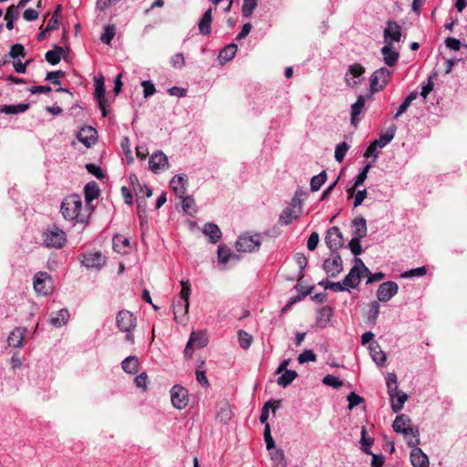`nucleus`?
<instances>
[{"label":"nucleus","mask_w":467,"mask_h":467,"mask_svg":"<svg viewBox=\"0 0 467 467\" xmlns=\"http://www.w3.org/2000/svg\"><path fill=\"white\" fill-rule=\"evenodd\" d=\"M83 203L78 194H70L67 196L60 206L61 213L64 219L76 223H84L87 222V216L82 213Z\"/></svg>","instance_id":"obj_1"},{"label":"nucleus","mask_w":467,"mask_h":467,"mask_svg":"<svg viewBox=\"0 0 467 467\" xmlns=\"http://www.w3.org/2000/svg\"><path fill=\"white\" fill-rule=\"evenodd\" d=\"M392 428L395 432L403 434L408 446L420 445L419 427L411 425V420L408 415H398L392 423Z\"/></svg>","instance_id":"obj_2"},{"label":"nucleus","mask_w":467,"mask_h":467,"mask_svg":"<svg viewBox=\"0 0 467 467\" xmlns=\"http://www.w3.org/2000/svg\"><path fill=\"white\" fill-rule=\"evenodd\" d=\"M43 244L48 248H62L67 243V234L57 225H51L42 233Z\"/></svg>","instance_id":"obj_3"},{"label":"nucleus","mask_w":467,"mask_h":467,"mask_svg":"<svg viewBox=\"0 0 467 467\" xmlns=\"http://www.w3.org/2000/svg\"><path fill=\"white\" fill-rule=\"evenodd\" d=\"M364 275H370V270L365 265L360 258L356 257L354 260V265L343 279V284L347 287L348 291L349 289L356 288Z\"/></svg>","instance_id":"obj_4"},{"label":"nucleus","mask_w":467,"mask_h":467,"mask_svg":"<svg viewBox=\"0 0 467 467\" xmlns=\"http://www.w3.org/2000/svg\"><path fill=\"white\" fill-rule=\"evenodd\" d=\"M116 326L121 331L126 333V340L133 343V330L137 326V319L134 315L128 310H120L116 317Z\"/></svg>","instance_id":"obj_5"},{"label":"nucleus","mask_w":467,"mask_h":467,"mask_svg":"<svg viewBox=\"0 0 467 467\" xmlns=\"http://www.w3.org/2000/svg\"><path fill=\"white\" fill-rule=\"evenodd\" d=\"M303 205L302 201L295 196L289 206L282 211L279 215V223L282 225H288L293 221L299 218L302 213Z\"/></svg>","instance_id":"obj_6"},{"label":"nucleus","mask_w":467,"mask_h":467,"mask_svg":"<svg viewBox=\"0 0 467 467\" xmlns=\"http://www.w3.org/2000/svg\"><path fill=\"white\" fill-rule=\"evenodd\" d=\"M392 71L387 67H380L374 71L369 78L370 89L372 92L382 90L388 84Z\"/></svg>","instance_id":"obj_7"},{"label":"nucleus","mask_w":467,"mask_h":467,"mask_svg":"<svg viewBox=\"0 0 467 467\" xmlns=\"http://www.w3.org/2000/svg\"><path fill=\"white\" fill-rule=\"evenodd\" d=\"M365 67L358 63L350 65L345 74V82L348 88H355L364 79Z\"/></svg>","instance_id":"obj_8"},{"label":"nucleus","mask_w":467,"mask_h":467,"mask_svg":"<svg viewBox=\"0 0 467 467\" xmlns=\"http://www.w3.org/2000/svg\"><path fill=\"white\" fill-rule=\"evenodd\" d=\"M262 238L260 234H244L236 241V249L239 252L252 253L259 249Z\"/></svg>","instance_id":"obj_9"},{"label":"nucleus","mask_w":467,"mask_h":467,"mask_svg":"<svg viewBox=\"0 0 467 467\" xmlns=\"http://www.w3.org/2000/svg\"><path fill=\"white\" fill-rule=\"evenodd\" d=\"M322 267L328 276L337 277L343 271L341 256L332 252L330 257L324 260Z\"/></svg>","instance_id":"obj_10"},{"label":"nucleus","mask_w":467,"mask_h":467,"mask_svg":"<svg viewBox=\"0 0 467 467\" xmlns=\"http://www.w3.org/2000/svg\"><path fill=\"white\" fill-rule=\"evenodd\" d=\"M170 393L171 404L175 409L182 410L188 405L189 395L188 390L184 387L174 385L171 389Z\"/></svg>","instance_id":"obj_11"},{"label":"nucleus","mask_w":467,"mask_h":467,"mask_svg":"<svg viewBox=\"0 0 467 467\" xmlns=\"http://www.w3.org/2000/svg\"><path fill=\"white\" fill-rule=\"evenodd\" d=\"M325 242L329 250L334 253L343 247V234L337 226H332L327 231Z\"/></svg>","instance_id":"obj_12"},{"label":"nucleus","mask_w":467,"mask_h":467,"mask_svg":"<svg viewBox=\"0 0 467 467\" xmlns=\"http://www.w3.org/2000/svg\"><path fill=\"white\" fill-rule=\"evenodd\" d=\"M34 289L39 295L47 296L52 291V280L46 272H38L34 277Z\"/></svg>","instance_id":"obj_13"},{"label":"nucleus","mask_w":467,"mask_h":467,"mask_svg":"<svg viewBox=\"0 0 467 467\" xmlns=\"http://www.w3.org/2000/svg\"><path fill=\"white\" fill-rule=\"evenodd\" d=\"M149 167L154 173L165 171L169 167L167 155L161 150L152 153L149 159Z\"/></svg>","instance_id":"obj_14"},{"label":"nucleus","mask_w":467,"mask_h":467,"mask_svg":"<svg viewBox=\"0 0 467 467\" xmlns=\"http://www.w3.org/2000/svg\"><path fill=\"white\" fill-rule=\"evenodd\" d=\"M81 262L87 268L100 269L106 264V256L99 251L88 252L83 254Z\"/></svg>","instance_id":"obj_15"},{"label":"nucleus","mask_w":467,"mask_h":467,"mask_svg":"<svg viewBox=\"0 0 467 467\" xmlns=\"http://www.w3.org/2000/svg\"><path fill=\"white\" fill-rule=\"evenodd\" d=\"M94 97L98 101L99 109L101 110L102 117H107V108L109 107L107 99H106V90L104 87L103 78H96L95 79V92Z\"/></svg>","instance_id":"obj_16"},{"label":"nucleus","mask_w":467,"mask_h":467,"mask_svg":"<svg viewBox=\"0 0 467 467\" xmlns=\"http://www.w3.org/2000/svg\"><path fill=\"white\" fill-rule=\"evenodd\" d=\"M399 290L397 283L388 281L379 285L377 291V298L380 302H388L390 300Z\"/></svg>","instance_id":"obj_17"},{"label":"nucleus","mask_w":467,"mask_h":467,"mask_svg":"<svg viewBox=\"0 0 467 467\" xmlns=\"http://www.w3.org/2000/svg\"><path fill=\"white\" fill-rule=\"evenodd\" d=\"M401 37V27L395 21H389L384 29V43L399 42Z\"/></svg>","instance_id":"obj_18"},{"label":"nucleus","mask_w":467,"mask_h":467,"mask_svg":"<svg viewBox=\"0 0 467 467\" xmlns=\"http://www.w3.org/2000/svg\"><path fill=\"white\" fill-rule=\"evenodd\" d=\"M411 448L410 451V462L413 467H429L430 462L429 457L426 453L422 451V450L419 447V445L410 446Z\"/></svg>","instance_id":"obj_19"},{"label":"nucleus","mask_w":467,"mask_h":467,"mask_svg":"<svg viewBox=\"0 0 467 467\" xmlns=\"http://www.w3.org/2000/svg\"><path fill=\"white\" fill-rule=\"evenodd\" d=\"M97 130L94 128L86 126L80 129L77 138L86 147L89 148L97 142Z\"/></svg>","instance_id":"obj_20"},{"label":"nucleus","mask_w":467,"mask_h":467,"mask_svg":"<svg viewBox=\"0 0 467 467\" xmlns=\"http://www.w3.org/2000/svg\"><path fill=\"white\" fill-rule=\"evenodd\" d=\"M188 179L185 174H177L170 182V185L178 198L186 194Z\"/></svg>","instance_id":"obj_21"},{"label":"nucleus","mask_w":467,"mask_h":467,"mask_svg":"<svg viewBox=\"0 0 467 467\" xmlns=\"http://www.w3.org/2000/svg\"><path fill=\"white\" fill-rule=\"evenodd\" d=\"M189 310V302L185 300L177 299L173 303L174 318L179 323L187 321V315Z\"/></svg>","instance_id":"obj_22"},{"label":"nucleus","mask_w":467,"mask_h":467,"mask_svg":"<svg viewBox=\"0 0 467 467\" xmlns=\"http://www.w3.org/2000/svg\"><path fill=\"white\" fill-rule=\"evenodd\" d=\"M381 54L383 56V61L389 67L396 65L400 57L391 43L385 44L384 47H381Z\"/></svg>","instance_id":"obj_23"},{"label":"nucleus","mask_w":467,"mask_h":467,"mask_svg":"<svg viewBox=\"0 0 467 467\" xmlns=\"http://www.w3.org/2000/svg\"><path fill=\"white\" fill-rule=\"evenodd\" d=\"M213 9H207L198 22V28L202 35L208 36L212 32Z\"/></svg>","instance_id":"obj_24"},{"label":"nucleus","mask_w":467,"mask_h":467,"mask_svg":"<svg viewBox=\"0 0 467 467\" xmlns=\"http://www.w3.org/2000/svg\"><path fill=\"white\" fill-rule=\"evenodd\" d=\"M26 334V328L16 327L7 337L8 345L13 348H21L23 346Z\"/></svg>","instance_id":"obj_25"},{"label":"nucleus","mask_w":467,"mask_h":467,"mask_svg":"<svg viewBox=\"0 0 467 467\" xmlns=\"http://www.w3.org/2000/svg\"><path fill=\"white\" fill-rule=\"evenodd\" d=\"M202 233L209 238L210 243L216 244L222 238V232L219 226L213 223L204 224Z\"/></svg>","instance_id":"obj_26"},{"label":"nucleus","mask_w":467,"mask_h":467,"mask_svg":"<svg viewBox=\"0 0 467 467\" xmlns=\"http://www.w3.org/2000/svg\"><path fill=\"white\" fill-rule=\"evenodd\" d=\"M370 357L373 361L379 366L383 367L386 363V354L381 349L380 346L377 342H372L369 347Z\"/></svg>","instance_id":"obj_27"},{"label":"nucleus","mask_w":467,"mask_h":467,"mask_svg":"<svg viewBox=\"0 0 467 467\" xmlns=\"http://www.w3.org/2000/svg\"><path fill=\"white\" fill-rule=\"evenodd\" d=\"M353 237L362 239L367 235V221L363 216H358L352 221Z\"/></svg>","instance_id":"obj_28"},{"label":"nucleus","mask_w":467,"mask_h":467,"mask_svg":"<svg viewBox=\"0 0 467 467\" xmlns=\"http://www.w3.org/2000/svg\"><path fill=\"white\" fill-rule=\"evenodd\" d=\"M365 108V98L359 95L357 99V101L351 105L350 109V116H351V124L355 127L358 126V117L362 113Z\"/></svg>","instance_id":"obj_29"},{"label":"nucleus","mask_w":467,"mask_h":467,"mask_svg":"<svg viewBox=\"0 0 467 467\" xmlns=\"http://www.w3.org/2000/svg\"><path fill=\"white\" fill-rule=\"evenodd\" d=\"M68 319V310L67 308H62L51 315L49 323L55 327H61L67 323Z\"/></svg>","instance_id":"obj_30"},{"label":"nucleus","mask_w":467,"mask_h":467,"mask_svg":"<svg viewBox=\"0 0 467 467\" xmlns=\"http://www.w3.org/2000/svg\"><path fill=\"white\" fill-rule=\"evenodd\" d=\"M112 244L114 251L121 254H128L130 250V240L120 234L113 237Z\"/></svg>","instance_id":"obj_31"},{"label":"nucleus","mask_w":467,"mask_h":467,"mask_svg":"<svg viewBox=\"0 0 467 467\" xmlns=\"http://www.w3.org/2000/svg\"><path fill=\"white\" fill-rule=\"evenodd\" d=\"M391 403V410L397 413L403 409L404 403L408 400V395L405 392L400 391L396 396L389 397Z\"/></svg>","instance_id":"obj_32"},{"label":"nucleus","mask_w":467,"mask_h":467,"mask_svg":"<svg viewBox=\"0 0 467 467\" xmlns=\"http://www.w3.org/2000/svg\"><path fill=\"white\" fill-rule=\"evenodd\" d=\"M122 369L129 374H135L139 369V360L135 356H130L121 362Z\"/></svg>","instance_id":"obj_33"},{"label":"nucleus","mask_w":467,"mask_h":467,"mask_svg":"<svg viewBox=\"0 0 467 467\" xmlns=\"http://www.w3.org/2000/svg\"><path fill=\"white\" fill-rule=\"evenodd\" d=\"M269 451L273 467H286V461L283 450L274 449Z\"/></svg>","instance_id":"obj_34"},{"label":"nucleus","mask_w":467,"mask_h":467,"mask_svg":"<svg viewBox=\"0 0 467 467\" xmlns=\"http://www.w3.org/2000/svg\"><path fill=\"white\" fill-rule=\"evenodd\" d=\"M182 199V207L185 213L192 216L197 213L195 200L192 195H183Z\"/></svg>","instance_id":"obj_35"},{"label":"nucleus","mask_w":467,"mask_h":467,"mask_svg":"<svg viewBox=\"0 0 467 467\" xmlns=\"http://www.w3.org/2000/svg\"><path fill=\"white\" fill-rule=\"evenodd\" d=\"M396 128L389 129L384 134H381L379 139L373 140L374 144L379 148H383L388 145L395 136Z\"/></svg>","instance_id":"obj_36"},{"label":"nucleus","mask_w":467,"mask_h":467,"mask_svg":"<svg viewBox=\"0 0 467 467\" xmlns=\"http://www.w3.org/2000/svg\"><path fill=\"white\" fill-rule=\"evenodd\" d=\"M237 51V45L230 44L224 47L219 53V59L223 62H228L232 60Z\"/></svg>","instance_id":"obj_37"},{"label":"nucleus","mask_w":467,"mask_h":467,"mask_svg":"<svg viewBox=\"0 0 467 467\" xmlns=\"http://www.w3.org/2000/svg\"><path fill=\"white\" fill-rule=\"evenodd\" d=\"M29 108L27 103H20L16 105H5L0 109V111L5 114H19L26 111Z\"/></svg>","instance_id":"obj_38"},{"label":"nucleus","mask_w":467,"mask_h":467,"mask_svg":"<svg viewBox=\"0 0 467 467\" xmlns=\"http://www.w3.org/2000/svg\"><path fill=\"white\" fill-rule=\"evenodd\" d=\"M281 376L277 379V384L283 388L290 385L295 379L297 377V373L295 370H285L280 373Z\"/></svg>","instance_id":"obj_39"},{"label":"nucleus","mask_w":467,"mask_h":467,"mask_svg":"<svg viewBox=\"0 0 467 467\" xmlns=\"http://www.w3.org/2000/svg\"><path fill=\"white\" fill-rule=\"evenodd\" d=\"M190 343L192 344L193 347L196 348H203L207 345V337L205 332H192L189 338Z\"/></svg>","instance_id":"obj_40"},{"label":"nucleus","mask_w":467,"mask_h":467,"mask_svg":"<svg viewBox=\"0 0 467 467\" xmlns=\"http://www.w3.org/2000/svg\"><path fill=\"white\" fill-rule=\"evenodd\" d=\"M388 394L389 397L396 396L400 392L398 388L397 376L394 373H388L386 377Z\"/></svg>","instance_id":"obj_41"},{"label":"nucleus","mask_w":467,"mask_h":467,"mask_svg":"<svg viewBox=\"0 0 467 467\" xmlns=\"http://www.w3.org/2000/svg\"><path fill=\"white\" fill-rule=\"evenodd\" d=\"M63 52V48L61 47L56 46L54 49L48 50L46 53V60L51 65H57L61 60V54Z\"/></svg>","instance_id":"obj_42"},{"label":"nucleus","mask_w":467,"mask_h":467,"mask_svg":"<svg viewBox=\"0 0 467 467\" xmlns=\"http://www.w3.org/2000/svg\"><path fill=\"white\" fill-rule=\"evenodd\" d=\"M327 178V177L326 171H322L317 175L313 176L310 181L311 192H317L321 188V186L326 182Z\"/></svg>","instance_id":"obj_43"},{"label":"nucleus","mask_w":467,"mask_h":467,"mask_svg":"<svg viewBox=\"0 0 467 467\" xmlns=\"http://www.w3.org/2000/svg\"><path fill=\"white\" fill-rule=\"evenodd\" d=\"M99 195V186L98 184L93 182H88L86 186H85V198L87 201H92L96 198H98Z\"/></svg>","instance_id":"obj_44"},{"label":"nucleus","mask_w":467,"mask_h":467,"mask_svg":"<svg viewBox=\"0 0 467 467\" xmlns=\"http://www.w3.org/2000/svg\"><path fill=\"white\" fill-rule=\"evenodd\" d=\"M258 0H244L242 6V15L244 17H250L255 10Z\"/></svg>","instance_id":"obj_45"},{"label":"nucleus","mask_w":467,"mask_h":467,"mask_svg":"<svg viewBox=\"0 0 467 467\" xmlns=\"http://www.w3.org/2000/svg\"><path fill=\"white\" fill-rule=\"evenodd\" d=\"M253 337L246 331L240 329L238 331V342L243 349H248L252 344Z\"/></svg>","instance_id":"obj_46"},{"label":"nucleus","mask_w":467,"mask_h":467,"mask_svg":"<svg viewBox=\"0 0 467 467\" xmlns=\"http://www.w3.org/2000/svg\"><path fill=\"white\" fill-rule=\"evenodd\" d=\"M217 255H218V260L222 263V264H226L229 262L230 258L232 256H234L233 253L231 252V250L229 248H227L226 246L223 245V244H220L218 246V249H217Z\"/></svg>","instance_id":"obj_47"},{"label":"nucleus","mask_w":467,"mask_h":467,"mask_svg":"<svg viewBox=\"0 0 467 467\" xmlns=\"http://www.w3.org/2000/svg\"><path fill=\"white\" fill-rule=\"evenodd\" d=\"M116 34V28L113 25H109L105 27L103 34L100 36L102 43L109 45Z\"/></svg>","instance_id":"obj_48"},{"label":"nucleus","mask_w":467,"mask_h":467,"mask_svg":"<svg viewBox=\"0 0 467 467\" xmlns=\"http://www.w3.org/2000/svg\"><path fill=\"white\" fill-rule=\"evenodd\" d=\"M348 149H349V146L345 141H343L336 146L335 159L337 162H341L344 160Z\"/></svg>","instance_id":"obj_49"},{"label":"nucleus","mask_w":467,"mask_h":467,"mask_svg":"<svg viewBox=\"0 0 467 467\" xmlns=\"http://www.w3.org/2000/svg\"><path fill=\"white\" fill-rule=\"evenodd\" d=\"M367 431L365 428H362L361 431V445L362 450L366 454H372V451L370 450L371 445L373 444V440L369 437H367Z\"/></svg>","instance_id":"obj_50"},{"label":"nucleus","mask_w":467,"mask_h":467,"mask_svg":"<svg viewBox=\"0 0 467 467\" xmlns=\"http://www.w3.org/2000/svg\"><path fill=\"white\" fill-rule=\"evenodd\" d=\"M264 439L267 451H272L275 446V441L271 435V429L269 423H266L264 429Z\"/></svg>","instance_id":"obj_51"},{"label":"nucleus","mask_w":467,"mask_h":467,"mask_svg":"<svg viewBox=\"0 0 467 467\" xmlns=\"http://www.w3.org/2000/svg\"><path fill=\"white\" fill-rule=\"evenodd\" d=\"M323 383L335 389H338L343 386V381L338 377L331 374H328L323 378Z\"/></svg>","instance_id":"obj_52"},{"label":"nucleus","mask_w":467,"mask_h":467,"mask_svg":"<svg viewBox=\"0 0 467 467\" xmlns=\"http://www.w3.org/2000/svg\"><path fill=\"white\" fill-rule=\"evenodd\" d=\"M182 290L180 292V298L181 300H185L186 302H189V297L192 293L191 284L189 280H182L181 282Z\"/></svg>","instance_id":"obj_53"},{"label":"nucleus","mask_w":467,"mask_h":467,"mask_svg":"<svg viewBox=\"0 0 467 467\" xmlns=\"http://www.w3.org/2000/svg\"><path fill=\"white\" fill-rule=\"evenodd\" d=\"M371 168V164L368 163L367 165H365L361 171H359V173L357 175L356 177V180H355V182H354V187H358L360 185H362L365 182V180L367 179V176H368V172L369 171Z\"/></svg>","instance_id":"obj_54"},{"label":"nucleus","mask_w":467,"mask_h":467,"mask_svg":"<svg viewBox=\"0 0 467 467\" xmlns=\"http://www.w3.org/2000/svg\"><path fill=\"white\" fill-rule=\"evenodd\" d=\"M427 273V269L425 266H420L417 268L410 269L409 271L404 272L401 276L403 278H411L415 276H423Z\"/></svg>","instance_id":"obj_55"},{"label":"nucleus","mask_w":467,"mask_h":467,"mask_svg":"<svg viewBox=\"0 0 467 467\" xmlns=\"http://www.w3.org/2000/svg\"><path fill=\"white\" fill-rule=\"evenodd\" d=\"M297 360L300 364H304L308 361L314 362L317 360V355L313 350L306 349L298 356Z\"/></svg>","instance_id":"obj_56"},{"label":"nucleus","mask_w":467,"mask_h":467,"mask_svg":"<svg viewBox=\"0 0 467 467\" xmlns=\"http://www.w3.org/2000/svg\"><path fill=\"white\" fill-rule=\"evenodd\" d=\"M368 311V321L375 323L379 314V304L377 301H373L369 304Z\"/></svg>","instance_id":"obj_57"},{"label":"nucleus","mask_w":467,"mask_h":467,"mask_svg":"<svg viewBox=\"0 0 467 467\" xmlns=\"http://www.w3.org/2000/svg\"><path fill=\"white\" fill-rule=\"evenodd\" d=\"M121 149L128 160V162L130 163L133 161V157H132V151H131V149H130V140L128 137H125L122 139L121 140Z\"/></svg>","instance_id":"obj_58"},{"label":"nucleus","mask_w":467,"mask_h":467,"mask_svg":"<svg viewBox=\"0 0 467 467\" xmlns=\"http://www.w3.org/2000/svg\"><path fill=\"white\" fill-rule=\"evenodd\" d=\"M9 56L12 58H16L19 57H24L26 56L25 47L21 44H14L11 46Z\"/></svg>","instance_id":"obj_59"},{"label":"nucleus","mask_w":467,"mask_h":467,"mask_svg":"<svg viewBox=\"0 0 467 467\" xmlns=\"http://www.w3.org/2000/svg\"><path fill=\"white\" fill-rule=\"evenodd\" d=\"M361 239L359 238H354L350 240L348 244V247L351 251V253L357 257L362 253V247L360 245Z\"/></svg>","instance_id":"obj_60"},{"label":"nucleus","mask_w":467,"mask_h":467,"mask_svg":"<svg viewBox=\"0 0 467 467\" xmlns=\"http://www.w3.org/2000/svg\"><path fill=\"white\" fill-rule=\"evenodd\" d=\"M347 400L348 401V410H352L354 407H356L357 405H358L364 401L363 398L360 397L359 395L356 394L355 392H350L348 395Z\"/></svg>","instance_id":"obj_61"},{"label":"nucleus","mask_w":467,"mask_h":467,"mask_svg":"<svg viewBox=\"0 0 467 467\" xmlns=\"http://www.w3.org/2000/svg\"><path fill=\"white\" fill-rule=\"evenodd\" d=\"M143 88L144 98H149L156 92L154 84L150 80H144L141 82Z\"/></svg>","instance_id":"obj_62"},{"label":"nucleus","mask_w":467,"mask_h":467,"mask_svg":"<svg viewBox=\"0 0 467 467\" xmlns=\"http://www.w3.org/2000/svg\"><path fill=\"white\" fill-rule=\"evenodd\" d=\"M86 169L89 173H91L98 179H102L104 177V171H102V169L94 163H88L86 165Z\"/></svg>","instance_id":"obj_63"},{"label":"nucleus","mask_w":467,"mask_h":467,"mask_svg":"<svg viewBox=\"0 0 467 467\" xmlns=\"http://www.w3.org/2000/svg\"><path fill=\"white\" fill-rule=\"evenodd\" d=\"M63 76H64V72L61 70L48 72L47 74L46 79L50 81L54 85H59L60 84L59 78Z\"/></svg>","instance_id":"obj_64"}]
</instances>
